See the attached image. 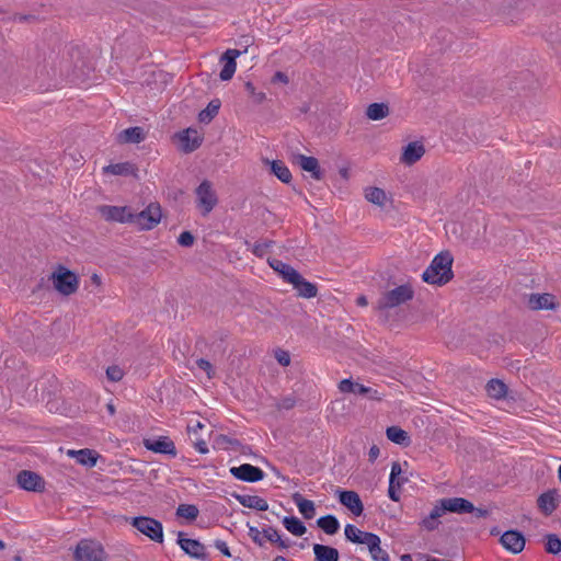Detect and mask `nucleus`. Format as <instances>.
I'll return each mask as SVG.
<instances>
[{
  "label": "nucleus",
  "instance_id": "17",
  "mask_svg": "<svg viewBox=\"0 0 561 561\" xmlns=\"http://www.w3.org/2000/svg\"><path fill=\"white\" fill-rule=\"evenodd\" d=\"M402 472L401 465L399 462H393L391 466L390 477H389V486H388V496L394 501H400L399 489L404 484L407 479L400 478Z\"/></svg>",
  "mask_w": 561,
  "mask_h": 561
},
{
  "label": "nucleus",
  "instance_id": "6",
  "mask_svg": "<svg viewBox=\"0 0 561 561\" xmlns=\"http://www.w3.org/2000/svg\"><path fill=\"white\" fill-rule=\"evenodd\" d=\"M133 224H136L140 230H151L160 224L162 210L158 203H150L140 213H133Z\"/></svg>",
  "mask_w": 561,
  "mask_h": 561
},
{
  "label": "nucleus",
  "instance_id": "14",
  "mask_svg": "<svg viewBox=\"0 0 561 561\" xmlns=\"http://www.w3.org/2000/svg\"><path fill=\"white\" fill-rule=\"evenodd\" d=\"M178 545L186 554L193 558L204 559L206 557L205 546L198 540L185 538L182 531L178 534Z\"/></svg>",
  "mask_w": 561,
  "mask_h": 561
},
{
  "label": "nucleus",
  "instance_id": "22",
  "mask_svg": "<svg viewBox=\"0 0 561 561\" xmlns=\"http://www.w3.org/2000/svg\"><path fill=\"white\" fill-rule=\"evenodd\" d=\"M556 306L554 296L551 294H531L528 298L531 310H553Z\"/></svg>",
  "mask_w": 561,
  "mask_h": 561
},
{
  "label": "nucleus",
  "instance_id": "18",
  "mask_svg": "<svg viewBox=\"0 0 561 561\" xmlns=\"http://www.w3.org/2000/svg\"><path fill=\"white\" fill-rule=\"evenodd\" d=\"M440 502L444 506L445 513L450 512L465 514L472 513L476 510L474 505L463 497H446L440 499Z\"/></svg>",
  "mask_w": 561,
  "mask_h": 561
},
{
  "label": "nucleus",
  "instance_id": "32",
  "mask_svg": "<svg viewBox=\"0 0 561 561\" xmlns=\"http://www.w3.org/2000/svg\"><path fill=\"white\" fill-rule=\"evenodd\" d=\"M293 502L298 507L300 514L306 519H311L316 515V506L311 500L305 499L300 493L293 494Z\"/></svg>",
  "mask_w": 561,
  "mask_h": 561
},
{
  "label": "nucleus",
  "instance_id": "30",
  "mask_svg": "<svg viewBox=\"0 0 561 561\" xmlns=\"http://www.w3.org/2000/svg\"><path fill=\"white\" fill-rule=\"evenodd\" d=\"M68 455L77 460L78 463L94 467L98 460V453L91 450L89 448L80 449V450H69Z\"/></svg>",
  "mask_w": 561,
  "mask_h": 561
},
{
  "label": "nucleus",
  "instance_id": "44",
  "mask_svg": "<svg viewBox=\"0 0 561 561\" xmlns=\"http://www.w3.org/2000/svg\"><path fill=\"white\" fill-rule=\"evenodd\" d=\"M198 513L199 511L194 504H180L176 508V516L187 520H195Z\"/></svg>",
  "mask_w": 561,
  "mask_h": 561
},
{
  "label": "nucleus",
  "instance_id": "7",
  "mask_svg": "<svg viewBox=\"0 0 561 561\" xmlns=\"http://www.w3.org/2000/svg\"><path fill=\"white\" fill-rule=\"evenodd\" d=\"M197 205L202 209V215H208L217 205V196L209 181H203L196 188Z\"/></svg>",
  "mask_w": 561,
  "mask_h": 561
},
{
  "label": "nucleus",
  "instance_id": "35",
  "mask_svg": "<svg viewBox=\"0 0 561 561\" xmlns=\"http://www.w3.org/2000/svg\"><path fill=\"white\" fill-rule=\"evenodd\" d=\"M103 172L113 175H131L135 174L136 168L130 162H119L105 165Z\"/></svg>",
  "mask_w": 561,
  "mask_h": 561
},
{
  "label": "nucleus",
  "instance_id": "15",
  "mask_svg": "<svg viewBox=\"0 0 561 561\" xmlns=\"http://www.w3.org/2000/svg\"><path fill=\"white\" fill-rule=\"evenodd\" d=\"M176 138L179 139L180 148L186 153L196 150L203 141V138L199 136L198 131L192 128H187L181 133H178Z\"/></svg>",
  "mask_w": 561,
  "mask_h": 561
},
{
  "label": "nucleus",
  "instance_id": "36",
  "mask_svg": "<svg viewBox=\"0 0 561 561\" xmlns=\"http://www.w3.org/2000/svg\"><path fill=\"white\" fill-rule=\"evenodd\" d=\"M282 523L284 527L294 536L300 537L307 531L305 524L296 516H285Z\"/></svg>",
  "mask_w": 561,
  "mask_h": 561
},
{
  "label": "nucleus",
  "instance_id": "13",
  "mask_svg": "<svg viewBox=\"0 0 561 561\" xmlns=\"http://www.w3.org/2000/svg\"><path fill=\"white\" fill-rule=\"evenodd\" d=\"M340 503L347 507L355 516H360L364 512V505L359 495L355 491L336 490Z\"/></svg>",
  "mask_w": 561,
  "mask_h": 561
},
{
  "label": "nucleus",
  "instance_id": "27",
  "mask_svg": "<svg viewBox=\"0 0 561 561\" xmlns=\"http://www.w3.org/2000/svg\"><path fill=\"white\" fill-rule=\"evenodd\" d=\"M297 163L304 171L310 172L311 176L314 180L319 181L322 179L323 174H322V171L320 169L319 161L317 158L299 154V156H297Z\"/></svg>",
  "mask_w": 561,
  "mask_h": 561
},
{
  "label": "nucleus",
  "instance_id": "9",
  "mask_svg": "<svg viewBox=\"0 0 561 561\" xmlns=\"http://www.w3.org/2000/svg\"><path fill=\"white\" fill-rule=\"evenodd\" d=\"M339 390L343 393H356L359 396H365L368 399L375 401H380L383 398V393H380L377 389L354 382L351 378L341 380L339 383Z\"/></svg>",
  "mask_w": 561,
  "mask_h": 561
},
{
  "label": "nucleus",
  "instance_id": "42",
  "mask_svg": "<svg viewBox=\"0 0 561 561\" xmlns=\"http://www.w3.org/2000/svg\"><path fill=\"white\" fill-rule=\"evenodd\" d=\"M389 114V107L385 103H373L368 105L366 115L371 121H379Z\"/></svg>",
  "mask_w": 561,
  "mask_h": 561
},
{
  "label": "nucleus",
  "instance_id": "52",
  "mask_svg": "<svg viewBox=\"0 0 561 561\" xmlns=\"http://www.w3.org/2000/svg\"><path fill=\"white\" fill-rule=\"evenodd\" d=\"M196 365L199 369L204 370L207 374L208 378L213 377L214 369L209 360L199 358L196 360Z\"/></svg>",
  "mask_w": 561,
  "mask_h": 561
},
{
  "label": "nucleus",
  "instance_id": "58",
  "mask_svg": "<svg viewBox=\"0 0 561 561\" xmlns=\"http://www.w3.org/2000/svg\"><path fill=\"white\" fill-rule=\"evenodd\" d=\"M204 427V424L199 421H197L194 425H188L187 430L191 433L196 434L198 430H202Z\"/></svg>",
  "mask_w": 561,
  "mask_h": 561
},
{
  "label": "nucleus",
  "instance_id": "3",
  "mask_svg": "<svg viewBox=\"0 0 561 561\" xmlns=\"http://www.w3.org/2000/svg\"><path fill=\"white\" fill-rule=\"evenodd\" d=\"M413 297L414 290L412 286L410 284H403L385 293L378 300V308L381 310L392 309L412 300Z\"/></svg>",
  "mask_w": 561,
  "mask_h": 561
},
{
  "label": "nucleus",
  "instance_id": "20",
  "mask_svg": "<svg viewBox=\"0 0 561 561\" xmlns=\"http://www.w3.org/2000/svg\"><path fill=\"white\" fill-rule=\"evenodd\" d=\"M267 263L276 273H278L282 276V278L286 283L290 284L291 282L298 279L299 272L295 270L291 265L275 257H268Z\"/></svg>",
  "mask_w": 561,
  "mask_h": 561
},
{
  "label": "nucleus",
  "instance_id": "21",
  "mask_svg": "<svg viewBox=\"0 0 561 561\" xmlns=\"http://www.w3.org/2000/svg\"><path fill=\"white\" fill-rule=\"evenodd\" d=\"M560 496L557 490H549L538 497V507L546 515H551L558 507Z\"/></svg>",
  "mask_w": 561,
  "mask_h": 561
},
{
  "label": "nucleus",
  "instance_id": "48",
  "mask_svg": "<svg viewBox=\"0 0 561 561\" xmlns=\"http://www.w3.org/2000/svg\"><path fill=\"white\" fill-rule=\"evenodd\" d=\"M249 536L250 538L260 547L264 545L263 533L259 530V528L254 526H249Z\"/></svg>",
  "mask_w": 561,
  "mask_h": 561
},
{
  "label": "nucleus",
  "instance_id": "46",
  "mask_svg": "<svg viewBox=\"0 0 561 561\" xmlns=\"http://www.w3.org/2000/svg\"><path fill=\"white\" fill-rule=\"evenodd\" d=\"M106 377L110 381L117 382L123 379L124 370L117 365L108 366L106 368Z\"/></svg>",
  "mask_w": 561,
  "mask_h": 561
},
{
  "label": "nucleus",
  "instance_id": "37",
  "mask_svg": "<svg viewBox=\"0 0 561 561\" xmlns=\"http://www.w3.org/2000/svg\"><path fill=\"white\" fill-rule=\"evenodd\" d=\"M317 525L321 528L327 535H334L340 529V522L334 515H325L317 520Z\"/></svg>",
  "mask_w": 561,
  "mask_h": 561
},
{
  "label": "nucleus",
  "instance_id": "33",
  "mask_svg": "<svg viewBox=\"0 0 561 561\" xmlns=\"http://www.w3.org/2000/svg\"><path fill=\"white\" fill-rule=\"evenodd\" d=\"M369 539L370 542H368L367 548L371 559L374 561H390L389 553L380 547L379 536L377 535L376 537H369Z\"/></svg>",
  "mask_w": 561,
  "mask_h": 561
},
{
  "label": "nucleus",
  "instance_id": "4",
  "mask_svg": "<svg viewBox=\"0 0 561 561\" xmlns=\"http://www.w3.org/2000/svg\"><path fill=\"white\" fill-rule=\"evenodd\" d=\"M130 525L150 540L159 543L163 541V526L158 519L149 516H136L130 519Z\"/></svg>",
  "mask_w": 561,
  "mask_h": 561
},
{
  "label": "nucleus",
  "instance_id": "54",
  "mask_svg": "<svg viewBox=\"0 0 561 561\" xmlns=\"http://www.w3.org/2000/svg\"><path fill=\"white\" fill-rule=\"evenodd\" d=\"M215 547L226 557H230L229 547L226 541L224 540H216Z\"/></svg>",
  "mask_w": 561,
  "mask_h": 561
},
{
  "label": "nucleus",
  "instance_id": "2",
  "mask_svg": "<svg viewBox=\"0 0 561 561\" xmlns=\"http://www.w3.org/2000/svg\"><path fill=\"white\" fill-rule=\"evenodd\" d=\"M73 561H106V553L99 541L81 539L73 550Z\"/></svg>",
  "mask_w": 561,
  "mask_h": 561
},
{
  "label": "nucleus",
  "instance_id": "10",
  "mask_svg": "<svg viewBox=\"0 0 561 561\" xmlns=\"http://www.w3.org/2000/svg\"><path fill=\"white\" fill-rule=\"evenodd\" d=\"M229 471L236 479L251 483L259 482L265 477V473L261 468L250 463L231 467Z\"/></svg>",
  "mask_w": 561,
  "mask_h": 561
},
{
  "label": "nucleus",
  "instance_id": "8",
  "mask_svg": "<svg viewBox=\"0 0 561 561\" xmlns=\"http://www.w3.org/2000/svg\"><path fill=\"white\" fill-rule=\"evenodd\" d=\"M98 210L106 221L133 224V211L127 206L102 205Z\"/></svg>",
  "mask_w": 561,
  "mask_h": 561
},
{
  "label": "nucleus",
  "instance_id": "59",
  "mask_svg": "<svg viewBox=\"0 0 561 561\" xmlns=\"http://www.w3.org/2000/svg\"><path fill=\"white\" fill-rule=\"evenodd\" d=\"M477 517H484L486 515V511L482 508H477L472 512Z\"/></svg>",
  "mask_w": 561,
  "mask_h": 561
},
{
  "label": "nucleus",
  "instance_id": "45",
  "mask_svg": "<svg viewBox=\"0 0 561 561\" xmlns=\"http://www.w3.org/2000/svg\"><path fill=\"white\" fill-rule=\"evenodd\" d=\"M546 551L551 554L561 552V539L556 534H548L545 543Z\"/></svg>",
  "mask_w": 561,
  "mask_h": 561
},
{
  "label": "nucleus",
  "instance_id": "34",
  "mask_svg": "<svg viewBox=\"0 0 561 561\" xmlns=\"http://www.w3.org/2000/svg\"><path fill=\"white\" fill-rule=\"evenodd\" d=\"M488 396L492 399L501 400L506 397L507 386L500 379H491L486 383Z\"/></svg>",
  "mask_w": 561,
  "mask_h": 561
},
{
  "label": "nucleus",
  "instance_id": "60",
  "mask_svg": "<svg viewBox=\"0 0 561 561\" xmlns=\"http://www.w3.org/2000/svg\"><path fill=\"white\" fill-rule=\"evenodd\" d=\"M356 301H357L358 306H366L367 305V299H366L365 296H359Z\"/></svg>",
  "mask_w": 561,
  "mask_h": 561
},
{
  "label": "nucleus",
  "instance_id": "25",
  "mask_svg": "<svg viewBox=\"0 0 561 561\" xmlns=\"http://www.w3.org/2000/svg\"><path fill=\"white\" fill-rule=\"evenodd\" d=\"M344 535L348 541H351L353 543L366 545V546L368 545V542H370L369 537L377 536L374 533L363 531V530L358 529L356 526H354L353 524H347L345 526Z\"/></svg>",
  "mask_w": 561,
  "mask_h": 561
},
{
  "label": "nucleus",
  "instance_id": "38",
  "mask_svg": "<svg viewBox=\"0 0 561 561\" xmlns=\"http://www.w3.org/2000/svg\"><path fill=\"white\" fill-rule=\"evenodd\" d=\"M272 173L283 183H289L291 181V172L288 167L280 160H274L270 162Z\"/></svg>",
  "mask_w": 561,
  "mask_h": 561
},
{
  "label": "nucleus",
  "instance_id": "57",
  "mask_svg": "<svg viewBox=\"0 0 561 561\" xmlns=\"http://www.w3.org/2000/svg\"><path fill=\"white\" fill-rule=\"evenodd\" d=\"M273 81H279V82H283V83H287L288 82V78L287 76L282 72V71H277L274 77H273Z\"/></svg>",
  "mask_w": 561,
  "mask_h": 561
},
{
  "label": "nucleus",
  "instance_id": "23",
  "mask_svg": "<svg viewBox=\"0 0 561 561\" xmlns=\"http://www.w3.org/2000/svg\"><path fill=\"white\" fill-rule=\"evenodd\" d=\"M444 514H446L445 510H444V506H443L440 500H438L435 503V505L432 508V511L430 512V514L427 516H425L420 522V526L423 527L424 529H426L427 531H433V530L438 528V526L440 524L439 518Z\"/></svg>",
  "mask_w": 561,
  "mask_h": 561
},
{
  "label": "nucleus",
  "instance_id": "28",
  "mask_svg": "<svg viewBox=\"0 0 561 561\" xmlns=\"http://www.w3.org/2000/svg\"><path fill=\"white\" fill-rule=\"evenodd\" d=\"M294 289L297 290L298 295L302 298H313L318 295V288L313 283L305 279L300 273H298V279L290 283Z\"/></svg>",
  "mask_w": 561,
  "mask_h": 561
},
{
  "label": "nucleus",
  "instance_id": "63",
  "mask_svg": "<svg viewBox=\"0 0 561 561\" xmlns=\"http://www.w3.org/2000/svg\"><path fill=\"white\" fill-rule=\"evenodd\" d=\"M273 561H289V560H287V559H286V558H284V557L278 556V557H276Z\"/></svg>",
  "mask_w": 561,
  "mask_h": 561
},
{
  "label": "nucleus",
  "instance_id": "62",
  "mask_svg": "<svg viewBox=\"0 0 561 561\" xmlns=\"http://www.w3.org/2000/svg\"><path fill=\"white\" fill-rule=\"evenodd\" d=\"M401 561H412V557L410 554L401 556Z\"/></svg>",
  "mask_w": 561,
  "mask_h": 561
},
{
  "label": "nucleus",
  "instance_id": "64",
  "mask_svg": "<svg viewBox=\"0 0 561 561\" xmlns=\"http://www.w3.org/2000/svg\"><path fill=\"white\" fill-rule=\"evenodd\" d=\"M92 279H93V282H95V283H98V284L100 283V277H99L96 274H94V275L92 276Z\"/></svg>",
  "mask_w": 561,
  "mask_h": 561
},
{
  "label": "nucleus",
  "instance_id": "24",
  "mask_svg": "<svg viewBox=\"0 0 561 561\" xmlns=\"http://www.w3.org/2000/svg\"><path fill=\"white\" fill-rule=\"evenodd\" d=\"M425 153L424 146L419 141L408 144L402 152L401 162L407 165H412L419 161Z\"/></svg>",
  "mask_w": 561,
  "mask_h": 561
},
{
  "label": "nucleus",
  "instance_id": "12",
  "mask_svg": "<svg viewBox=\"0 0 561 561\" xmlns=\"http://www.w3.org/2000/svg\"><path fill=\"white\" fill-rule=\"evenodd\" d=\"M146 449L161 455H168L171 457L176 456V448L171 438L168 436H159L154 438H147L144 440Z\"/></svg>",
  "mask_w": 561,
  "mask_h": 561
},
{
  "label": "nucleus",
  "instance_id": "11",
  "mask_svg": "<svg viewBox=\"0 0 561 561\" xmlns=\"http://www.w3.org/2000/svg\"><path fill=\"white\" fill-rule=\"evenodd\" d=\"M18 485L28 492H42L45 488L43 478L30 470H22L16 476Z\"/></svg>",
  "mask_w": 561,
  "mask_h": 561
},
{
  "label": "nucleus",
  "instance_id": "51",
  "mask_svg": "<svg viewBox=\"0 0 561 561\" xmlns=\"http://www.w3.org/2000/svg\"><path fill=\"white\" fill-rule=\"evenodd\" d=\"M272 245V241H264V242H259L256 244H254L253 247V253L256 255V256H264L265 253L267 252L268 248Z\"/></svg>",
  "mask_w": 561,
  "mask_h": 561
},
{
  "label": "nucleus",
  "instance_id": "39",
  "mask_svg": "<svg viewBox=\"0 0 561 561\" xmlns=\"http://www.w3.org/2000/svg\"><path fill=\"white\" fill-rule=\"evenodd\" d=\"M220 101L218 99L211 100L206 108L199 112L198 121L204 124H208L218 114L220 108Z\"/></svg>",
  "mask_w": 561,
  "mask_h": 561
},
{
  "label": "nucleus",
  "instance_id": "49",
  "mask_svg": "<svg viewBox=\"0 0 561 561\" xmlns=\"http://www.w3.org/2000/svg\"><path fill=\"white\" fill-rule=\"evenodd\" d=\"M194 240L195 238L190 231H183L178 238V243L187 248L193 245Z\"/></svg>",
  "mask_w": 561,
  "mask_h": 561
},
{
  "label": "nucleus",
  "instance_id": "26",
  "mask_svg": "<svg viewBox=\"0 0 561 561\" xmlns=\"http://www.w3.org/2000/svg\"><path fill=\"white\" fill-rule=\"evenodd\" d=\"M234 497L243 507L253 508L262 512L268 510L267 501L259 495L237 494L234 495Z\"/></svg>",
  "mask_w": 561,
  "mask_h": 561
},
{
  "label": "nucleus",
  "instance_id": "40",
  "mask_svg": "<svg viewBox=\"0 0 561 561\" xmlns=\"http://www.w3.org/2000/svg\"><path fill=\"white\" fill-rule=\"evenodd\" d=\"M387 438L392 443L399 445H408L410 443V437L405 431L400 428L399 426H389L386 431Z\"/></svg>",
  "mask_w": 561,
  "mask_h": 561
},
{
  "label": "nucleus",
  "instance_id": "43",
  "mask_svg": "<svg viewBox=\"0 0 561 561\" xmlns=\"http://www.w3.org/2000/svg\"><path fill=\"white\" fill-rule=\"evenodd\" d=\"M365 197L368 202L378 206H383L387 199L385 191L379 187L366 188Z\"/></svg>",
  "mask_w": 561,
  "mask_h": 561
},
{
  "label": "nucleus",
  "instance_id": "29",
  "mask_svg": "<svg viewBox=\"0 0 561 561\" xmlns=\"http://www.w3.org/2000/svg\"><path fill=\"white\" fill-rule=\"evenodd\" d=\"M314 561H339L340 553L336 548L321 543L313 545Z\"/></svg>",
  "mask_w": 561,
  "mask_h": 561
},
{
  "label": "nucleus",
  "instance_id": "56",
  "mask_svg": "<svg viewBox=\"0 0 561 561\" xmlns=\"http://www.w3.org/2000/svg\"><path fill=\"white\" fill-rule=\"evenodd\" d=\"M379 455H380L379 447L376 445H373L368 451L369 461L374 462L379 457Z\"/></svg>",
  "mask_w": 561,
  "mask_h": 561
},
{
  "label": "nucleus",
  "instance_id": "19",
  "mask_svg": "<svg viewBox=\"0 0 561 561\" xmlns=\"http://www.w3.org/2000/svg\"><path fill=\"white\" fill-rule=\"evenodd\" d=\"M241 55L240 50L237 49H228L225 51V54L221 56V60L225 61V65L219 73V77L222 81L230 80L237 69V62L236 59Z\"/></svg>",
  "mask_w": 561,
  "mask_h": 561
},
{
  "label": "nucleus",
  "instance_id": "16",
  "mask_svg": "<svg viewBox=\"0 0 561 561\" xmlns=\"http://www.w3.org/2000/svg\"><path fill=\"white\" fill-rule=\"evenodd\" d=\"M500 541L507 551L514 554L522 552L525 548V537L517 530L505 531Z\"/></svg>",
  "mask_w": 561,
  "mask_h": 561
},
{
  "label": "nucleus",
  "instance_id": "61",
  "mask_svg": "<svg viewBox=\"0 0 561 561\" xmlns=\"http://www.w3.org/2000/svg\"><path fill=\"white\" fill-rule=\"evenodd\" d=\"M106 407H107V411H108V413H110L111 415H114V413H115V407H114V404H113L112 402H110V403H107V405H106Z\"/></svg>",
  "mask_w": 561,
  "mask_h": 561
},
{
  "label": "nucleus",
  "instance_id": "47",
  "mask_svg": "<svg viewBox=\"0 0 561 561\" xmlns=\"http://www.w3.org/2000/svg\"><path fill=\"white\" fill-rule=\"evenodd\" d=\"M244 87H245L247 92L254 100V102L262 103L265 100V93L256 92L255 87L253 85L252 82H247Z\"/></svg>",
  "mask_w": 561,
  "mask_h": 561
},
{
  "label": "nucleus",
  "instance_id": "5",
  "mask_svg": "<svg viewBox=\"0 0 561 561\" xmlns=\"http://www.w3.org/2000/svg\"><path fill=\"white\" fill-rule=\"evenodd\" d=\"M53 283L56 290L64 296L76 293L79 287L78 276L61 265L53 274Z\"/></svg>",
  "mask_w": 561,
  "mask_h": 561
},
{
  "label": "nucleus",
  "instance_id": "41",
  "mask_svg": "<svg viewBox=\"0 0 561 561\" xmlns=\"http://www.w3.org/2000/svg\"><path fill=\"white\" fill-rule=\"evenodd\" d=\"M262 533H263V538H265L266 540H268L273 543H276L279 548H282V549L289 548L290 541L288 539L284 540L280 537V535L276 528L270 526V527L263 528Z\"/></svg>",
  "mask_w": 561,
  "mask_h": 561
},
{
  "label": "nucleus",
  "instance_id": "50",
  "mask_svg": "<svg viewBox=\"0 0 561 561\" xmlns=\"http://www.w3.org/2000/svg\"><path fill=\"white\" fill-rule=\"evenodd\" d=\"M296 405V399L291 396L285 397L280 399L276 407L279 410H289L293 409Z\"/></svg>",
  "mask_w": 561,
  "mask_h": 561
},
{
  "label": "nucleus",
  "instance_id": "53",
  "mask_svg": "<svg viewBox=\"0 0 561 561\" xmlns=\"http://www.w3.org/2000/svg\"><path fill=\"white\" fill-rule=\"evenodd\" d=\"M275 356L282 366H288L290 364V355L288 352L279 350L276 352Z\"/></svg>",
  "mask_w": 561,
  "mask_h": 561
},
{
  "label": "nucleus",
  "instance_id": "55",
  "mask_svg": "<svg viewBox=\"0 0 561 561\" xmlns=\"http://www.w3.org/2000/svg\"><path fill=\"white\" fill-rule=\"evenodd\" d=\"M194 447L195 449L199 453V454H207L208 453V447H207V444L205 440L203 439H197L195 443H194Z\"/></svg>",
  "mask_w": 561,
  "mask_h": 561
},
{
  "label": "nucleus",
  "instance_id": "31",
  "mask_svg": "<svg viewBox=\"0 0 561 561\" xmlns=\"http://www.w3.org/2000/svg\"><path fill=\"white\" fill-rule=\"evenodd\" d=\"M145 138L144 128L139 126L128 127L118 135V140L124 144H139L145 140Z\"/></svg>",
  "mask_w": 561,
  "mask_h": 561
},
{
  "label": "nucleus",
  "instance_id": "1",
  "mask_svg": "<svg viewBox=\"0 0 561 561\" xmlns=\"http://www.w3.org/2000/svg\"><path fill=\"white\" fill-rule=\"evenodd\" d=\"M453 261L448 251L436 254L422 274L423 282L438 286L447 284L454 277Z\"/></svg>",
  "mask_w": 561,
  "mask_h": 561
}]
</instances>
